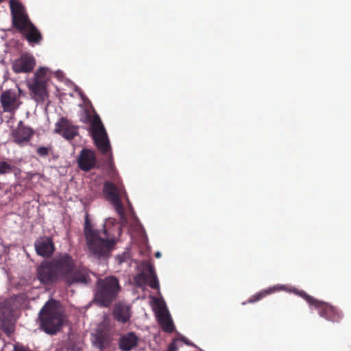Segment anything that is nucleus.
Listing matches in <instances>:
<instances>
[{
	"mask_svg": "<svg viewBox=\"0 0 351 351\" xmlns=\"http://www.w3.org/2000/svg\"><path fill=\"white\" fill-rule=\"evenodd\" d=\"M101 230L95 228L91 221H85L84 233L89 252L97 258H108L111 256L117 243L115 237L112 236L106 224Z\"/></svg>",
	"mask_w": 351,
	"mask_h": 351,
	"instance_id": "nucleus-1",
	"label": "nucleus"
},
{
	"mask_svg": "<svg viewBox=\"0 0 351 351\" xmlns=\"http://www.w3.org/2000/svg\"><path fill=\"white\" fill-rule=\"evenodd\" d=\"M67 254L56 256L51 261L42 263L37 269V278L44 285H51L63 278L70 268Z\"/></svg>",
	"mask_w": 351,
	"mask_h": 351,
	"instance_id": "nucleus-2",
	"label": "nucleus"
},
{
	"mask_svg": "<svg viewBox=\"0 0 351 351\" xmlns=\"http://www.w3.org/2000/svg\"><path fill=\"white\" fill-rule=\"evenodd\" d=\"M121 287L119 279L114 276L99 278L96 282L94 300L100 306L109 307L117 300Z\"/></svg>",
	"mask_w": 351,
	"mask_h": 351,
	"instance_id": "nucleus-3",
	"label": "nucleus"
},
{
	"mask_svg": "<svg viewBox=\"0 0 351 351\" xmlns=\"http://www.w3.org/2000/svg\"><path fill=\"white\" fill-rule=\"evenodd\" d=\"M63 313L55 300H49L39 313L40 327L46 333L56 334L63 323Z\"/></svg>",
	"mask_w": 351,
	"mask_h": 351,
	"instance_id": "nucleus-4",
	"label": "nucleus"
},
{
	"mask_svg": "<svg viewBox=\"0 0 351 351\" xmlns=\"http://www.w3.org/2000/svg\"><path fill=\"white\" fill-rule=\"evenodd\" d=\"M51 73L47 68L41 67L27 82L31 97L37 103H44L49 99L48 85Z\"/></svg>",
	"mask_w": 351,
	"mask_h": 351,
	"instance_id": "nucleus-5",
	"label": "nucleus"
},
{
	"mask_svg": "<svg viewBox=\"0 0 351 351\" xmlns=\"http://www.w3.org/2000/svg\"><path fill=\"white\" fill-rule=\"evenodd\" d=\"M91 133L94 143L98 150L111 158V147L107 132L98 114H95L90 122Z\"/></svg>",
	"mask_w": 351,
	"mask_h": 351,
	"instance_id": "nucleus-6",
	"label": "nucleus"
},
{
	"mask_svg": "<svg viewBox=\"0 0 351 351\" xmlns=\"http://www.w3.org/2000/svg\"><path fill=\"white\" fill-rule=\"evenodd\" d=\"M104 193L107 200L110 201L116 211L120 216V219H138L130 205L126 210H124L122 203L119 197L117 186L111 182H106L104 185Z\"/></svg>",
	"mask_w": 351,
	"mask_h": 351,
	"instance_id": "nucleus-7",
	"label": "nucleus"
},
{
	"mask_svg": "<svg viewBox=\"0 0 351 351\" xmlns=\"http://www.w3.org/2000/svg\"><path fill=\"white\" fill-rule=\"evenodd\" d=\"M298 294L303 298L310 305L313 306L322 317L333 322H338L341 319V313L337 308L328 303L315 299L303 291H298Z\"/></svg>",
	"mask_w": 351,
	"mask_h": 351,
	"instance_id": "nucleus-8",
	"label": "nucleus"
},
{
	"mask_svg": "<svg viewBox=\"0 0 351 351\" xmlns=\"http://www.w3.org/2000/svg\"><path fill=\"white\" fill-rule=\"evenodd\" d=\"M67 258L70 260V268L66 274L63 275V279L69 285L80 283L87 284L90 280V276L84 268L75 267L74 262L71 256L67 254Z\"/></svg>",
	"mask_w": 351,
	"mask_h": 351,
	"instance_id": "nucleus-9",
	"label": "nucleus"
},
{
	"mask_svg": "<svg viewBox=\"0 0 351 351\" xmlns=\"http://www.w3.org/2000/svg\"><path fill=\"white\" fill-rule=\"evenodd\" d=\"M19 93L14 89H8L3 91L0 95V102L5 112L14 113L20 106L19 101L21 89L19 88Z\"/></svg>",
	"mask_w": 351,
	"mask_h": 351,
	"instance_id": "nucleus-10",
	"label": "nucleus"
},
{
	"mask_svg": "<svg viewBox=\"0 0 351 351\" xmlns=\"http://www.w3.org/2000/svg\"><path fill=\"white\" fill-rule=\"evenodd\" d=\"M35 65L34 57L29 53H24L13 62L12 69L15 73H27L32 72Z\"/></svg>",
	"mask_w": 351,
	"mask_h": 351,
	"instance_id": "nucleus-11",
	"label": "nucleus"
},
{
	"mask_svg": "<svg viewBox=\"0 0 351 351\" xmlns=\"http://www.w3.org/2000/svg\"><path fill=\"white\" fill-rule=\"evenodd\" d=\"M34 134V130L30 127L24 125L23 122L20 121L16 128L13 130L12 136L13 141L18 145L22 147L27 145Z\"/></svg>",
	"mask_w": 351,
	"mask_h": 351,
	"instance_id": "nucleus-12",
	"label": "nucleus"
},
{
	"mask_svg": "<svg viewBox=\"0 0 351 351\" xmlns=\"http://www.w3.org/2000/svg\"><path fill=\"white\" fill-rule=\"evenodd\" d=\"M147 271L148 273L141 272L135 277L134 280L136 285L138 287H142L148 284L152 289H158L159 282L154 267L150 264L147 265Z\"/></svg>",
	"mask_w": 351,
	"mask_h": 351,
	"instance_id": "nucleus-13",
	"label": "nucleus"
},
{
	"mask_svg": "<svg viewBox=\"0 0 351 351\" xmlns=\"http://www.w3.org/2000/svg\"><path fill=\"white\" fill-rule=\"evenodd\" d=\"M96 156L95 152L88 149H82L77 158L78 167L84 171H89L96 165Z\"/></svg>",
	"mask_w": 351,
	"mask_h": 351,
	"instance_id": "nucleus-14",
	"label": "nucleus"
},
{
	"mask_svg": "<svg viewBox=\"0 0 351 351\" xmlns=\"http://www.w3.org/2000/svg\"><path fill=\"white\" fill-rule=\"evenodd\" d=\"M78 128L73 125L68 119L62 117L56 124L55 132L67 140H71L78 135Z\"/></svg>",
	"mask_w": 351,
	"mask_h": 351,
	"instance_id": "nucleus-15",
	"label": "nucleus"
},
{
	"mask_svg": "<svg viewBox=\"0 0 351 351\" xmlns=\"http://www.w3.org/2000/svg\"><path fill=\"white\" fill-rule=\"evenodd\" d=\"M36 253L43 257H49L54 252L55 247L49 237H40L34 243Z\"/></svg>",
	"mask_w": 351,
	"mask_h": 351,
	"instance_id": "nucleus-16",
	"label": "nucleus"
},
{
	"mask_svg": "<svg viewBox=\"0 0 351 351\" xmlns=\"http://www.w3.org/2000/svg\"><path fill=\"white\" fill-rule=\"evenodd\" d=\"M139 341V337L134 332H128L121 337L119 349L122 351H130L138 345Z\"/></svg>",
	"mask_w": 351,
	"mask_h": 351,
	"instance_id": "nucleus-17",
	"label": "nucleus"
},
{
	"mask_svg": "<svg viewBox=\"0 0 351 351\" xmlns=\"http://www.w3.org/2000/svg\"><path fill=\"white\" fill-rule=\"evenodd\" d=\"M12 18L13 27L21 33H25V30L33 24L25 12H19Z\"/></svg>",
	"mask_w": 351,
	"mask_h": 351,
	"instance_id": "nucleus-18",
	"label": "nucleus"
},
{
	"mask_svg": "<svg viewBox=\"0 0 351 351\" xmlns=\"http://www.w3.org/2000/svg\"><path fill=\"white\" fill-rule=\"evenodd\" d=\"M157 317L163 331L171 333L174 330L173 321L167 310L160 309L157 313Z\"/></svg>",
	"mask_w": 351,
	"mask_h": 351,
	"instance_id": "nucleus-19",
	"label": "nucleus"
},
{
	"mask_svg": "<svg viewBox=\"0 0 351 351\" xmlns=\"http://www.w3.org/2000/svg\"><path fill=\"white\" fill-rule=\"evenodd\" d=\"M113 315L118 322L125 323L130 318V308L125 304H118L114 306Z\"/></svg>",
	"mask_w": 351,
	"mask_h": 351,
	"instance_id": "nucleus-20",
	"label": "nucleus"
},
{
	"mask_svg": "<svg viewBox=\"0 0 351 351\" xmlns=\"http://www.w3.org/2000/svg\"><path fill=\"white\" fill-rule=\"evenodd\" d=\"M23 34L29 43L39 44L43 39L40 32L34 24L30 25V27L25 30V33Z\"/></svg>",
	"mask_w": 351,
	"mask_h": 351,
	"instance_id": "nucleus-21",
	"label": "nucleus"
},
{
	"mask_svg": "<svg viewBox=\"0 0 351 351\" xmlns=\"http://www.w3.org/2000/svg\"><path fill=\"white\" fill-rule=\"evenodd\" d=\"M279 290L277 287H269L266 289H263L260 291L259 292L255 293L254 295H252L247 301L243 302L242 303L243 305H245L247 303H254L256 302H258L263 298H265L268 295H270L276 291Z\"/></svg>",
	"mask_w": 351,
	"mask_h": 351,
	"instance_id": "nucleus-22",
	"label": "nucleus"
},
{
	"mask_svg": "<svg viewBox=\"0 0 351 351\" xmlns=\"http://www.w3.org/2000/svg\"><path fill=\"white\" fill-rule=\"evenodd\" d=\"M95 341L100 349L106 348L109 344V334L108 330L99 328L95 334Z\"/></svg>",
	"mask_w": 351,
	"mask_h": 351,
	"instance_id": "nucleus-23",
	"label": "nucleus"
},
{
	"mask_svg": "<svg viewBox=\"0 0 351 351\" xmlns=\"http://www.w3.org/2000/svg\"><path fill=\"white\" fill-rule=\"evenodd\" d=\"M12 314L10 308L3 302H0V322L3 325L4 323L10 322Z\"/></svg>",
	"mask_w": 351,
	"mask_h": 351,
	"instance_id": "nucleus-24",
	"label": "nucleus"
},
{
	"mask_svg": "<svg viewBox=\"0 0 351 351\" xmlns=\"http://www.w3.org/2000/svg\"><path fill=\"white\" fill-rule=\"evenodd\" d=\"M10 5L12 12V16H14V14H17L19 12H25L22 5L14 0L10 1Z\"/></svg>",
	"mask_w": 351,
	"mask_h": 351,
	"instance_id": "nucleus-25",
	"label": "nucleus"
},
{
	"mask_svg": "<svg viewBox=\"0 0 351 351\" xmlns=\"http://www.w3.org/2000/svg\"><path fill=\"white\" fill-rule=\"evenodd\" d=\"M51 150V147H45L41 146L38 147L36 149V154L40 157H46L49 156L50 151Z\"/></svg>",
	"mask_w": 351,
	"mask_h": 351,
	"instance_id": "nucleus-26",
	"label": "nucleus"
},
{
	"mask_svg": "<svg viewBox=\"0 0 351 351\" xmlns=\"http://www.w3.org/2000/svg\"><path fill=\"white\" fill-rule=\"evenodd\" d=\"M12 171L11 165L5 161L0 162V174H5Z\"/></svg>",
	"mask_w": 351,
	"mask_h": 351,
	"instance_id": "nucleus-27",
	"label": "nucleus"
},
{
	"mask_svg": "<svg viewBox=\"0 0 351 351\" xmlns=\"http://www.w3.org/2000/svg\"><path fill=\"white\" fill-rule=\"evenodd\" d=\"M177 350H178V347H177L176 343L175 341H173L169 345L167 351H177Z\"/></svg>",
	"mask_w": 351,
	"mask_h": 351,
	"instance_id": "nucleus-28",
	"label": "nucleus"
},
{
	"mask_svg": "<svg viewBox=\"0 0 351 351\" xmlns=\"http://www.w3.org/2000/svg\"><path fill=\"white\" fill-rule=\"evenodd\" d=\"M14 351H31L28 348H26L23 346H15Z\"/></svg>",
	"mask_w": 351,
	"mask_h": 351,
	"instance_id": "nucleus-29",
	"label": "nucleus"
},
{
	"mask_svg": "<svg viewBox=\"0 0 351 351\" xmlns=\"http://www.w3.org/2000/svg\"><path fill=\"white\" fill-rule=\"evenodd\" d=\"M123 221H119V223H114L113 225L116 227H117V229L119 230V234H121V226L123 225V223H120V222H123Z\"/></svg>",
	"mask_w": 351,
	"mask_h": 351,
	"instance_id": "nucleus-30",
	"label": "nucleus"
},
{
	"mask_svg": "<svg viewBox=\"0 0 351 351\" xmlns=\"http://www.w3.org/2000/svg\"><path fill=\"white\" fill-rule=\"evenodd\" d=\"M155 256H156V258H160V257L161 256V253H160V252H156V254H155Z\"/></svg>",
	"mask_w": 351,
	"mask_h": 351,
	"instance_id": "nucleus-31",
	"label": "nucleus"
},
{
	"mask_svg": "<svg viewBox=\"0 0 351 351\" xmlns=\"http://www.w3.org/2000/svg\"><path fill=\"white\" fill-rule=\"evenodd\" d=\"M85 219H86V220H88V215H86Z\"/></svg>",
	"mask_w": 351,
	"mask_h": 351,
	"instance_id": "nucleus-32",
	"label": "nucleus"
},
{
	"mask_svg": "<svg viewBox=\"0 0 351 351\" xmlns=\"http://www.w3.org/2000/svg\"><path fill=\"white\" fill-rule=\"evenodd\" d=\"M106 219L110 220V219H112L109 217V218H107Z\"/></svg>",
	"mask_w": 351,
	"mask_h": 351,
	"instance_id": "nucleus-33",
	"label": "nucleus"
},
{
	"mask_svg": "<svg viewBox=\"0 0 351 351\" xmlns=\"http://www.w3.org/2000/svg\"><path fill=\"white\" fill-rule=\"evenodd\" d=\"M3 1H4V0H0V3H1V2H3Z\"/></svg>",
	"mask_w": 351,
	"mask_h": 351,
	"instance_id": "nucleus-34",
	"label": "nucleus"
}]
</instances>
